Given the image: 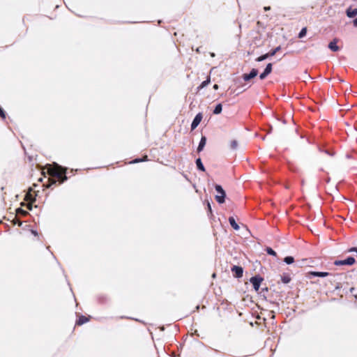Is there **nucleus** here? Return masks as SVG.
I'll return each instance as SVG.
<instances>
[{
  "label": "nucleus",
  "mask_w": 357,
  "mask_h": 357,
  "mask_svg": "<svg viewBox=\"0 0 357 357\" xmlns=\"http://www.w3.org/2000/svg\"><path fill=\"white\" fill-rule=\"evenodd\" d=\"M26 199L27 201H29V200L33 201V199H32V198H31V195L30 193H27V194L26 195Z\"/></svg>",
  "instance_id": "a878e982"
},
{
  "label": "nucleus",
  "mask_w": 357,
  "mask_h": 357,
  "mask_svg": "<svg viewBox=\"0 0 357 357\" xmlns=\"http://www.w3.org/2000/svg\"><path fill=\"white\" fill-rule=\"evenodd\" d=\"M222 109V105L220 103H219L215 107V109L213 110V114H219L221 113Z\"/></svg>",
  "instance_id": "ddd939ff"
},
{
  "label": "nucleus",
  "mask_w": 357,
  "mask_h": 357,
  "mask_svg": "<svg viewBox=\"0 0 357 357\" xmlns=\"http://www.w3.org/2000/svg\"><path fill=\"white\" fill-rule=\"evenodd\" d=\"M213 89H215V90L218 89V84H214Z\"/></svg>",
  "instance_id": "c756f323"
},
{
  "label": "nucleus",
  "mask_w": 357,
  "mask_h": 357,
  "mask_svg": "<svg viewBox=\"0 0 357 357\" xmlns=\"http://www.w3.org/2000/svg\"><path fill=\"white\" fill-rule=\"evenodd\" d=\"M215 188L217 192V195H215L216 201L220 204L224 203L226 195L225 190L220 185H216Z\"/></svg>",
  "instance_id": "f03ea898"
},
{
  "label": "nucleus",
  "mask_w": 357,
  "mask_h": 357,
  "mask_svg": "<svg viewBox=\"0 0 357 357\" xmlns=\"http://www.w3.org/2000/svg\"><path fill=\"white\" fill-rule=\"evenodd\" d=\"M206 138L205 137H202L201 138V140L199 142V146H198V148H197V151L198 152H200V151H202L203 150L204 147L206 145Z\"/></svg>",
  "instance_id": "1a4fd4ad"
},
{
  "label": "nucleus",
  "mask_w": 357,
  "mask_h": 357,
  "mask_svg": "<svg viewBox=\"0 0 357 357\" xmlns=\"http://www.w3.org/2000/svg\"><path fill=\"white\" fill-rule=\"evenodd\" d=\"M88 321V319L84 316H81L79 319L77 321V324L82 325Z\"/></svg>",
  "instance_id": "dca6fc26"
},
{
  "label": "nucleus",
  "mask_w": 357,
  "mask_h": 357,
  "mask_svg": "<svg viewBox=\"0 0 357 357\" xmlns=\"http://www.w3.org/2000/svg\"><path fill=\"white\" fill-rule=\"evenodd\" d=\"M284 261L287 264H291L292 263H294V259L293 257H291V256H289V257H286L284 259Z\"/></svg>",
  "instance_id": "a211bd4d"
},
{
  "label": "nucleus",
  "mask_w": 357,
  "mask_h": 357,
  "mask_svg": "<svg viewBox=\"0 0 357 357\" xmlns=\"http://www.w3.org/2000/svg\"><path fill=\"white\" fill-rule=\"evenodd\" d=\"M208 208L211 209V205L210 204H208Z\"/></svg>",
  "instance_id": "2f4dec72"
},
{
  "label": "nucleus",
  "mask_w": 357,
  "mask_h": 357,
  "mask_svg": "<svg viewBox=\"0 0 357 357\" xmlns=\"http://www.w3.org/2000/svg\"><path fill=\"white\" fill-rule=\"evenodd\" d=\"M310 274L314 276L322 277V278L328 276L329 275V273L328 272H315V271L311 272Z\"/></svg>",
  "instance_id": "f8f14e48"
},
{
  "label": "nucleus",
  "mask_w": 357,
  "mask_h": 357,
  "mask_svg": "<svg viewBox=\"0 0 357 357\" xmlns=\"http://www.w3.org/2000/svg\"><path fill=\"white\" fill-rule=\"evenodd\" d=\"M280 47H277L276 48H275L274 50H272L271 51H270L268 52L270 56H274L278 51H280Z\"/></svg>",
  "instance_id": "aec40b11"
},
{
  "label": "nucleus",
  "mask_w": 357,
  "mask_h": 357,
  "mask_svg": "<svg viewBox=\"0 0 357 357\" xmlns=\"http://www.w3.org/2000/svg\"><path fill=\"white\" fill-rule=\"evenodd\" d=\"M196 165H197V168L199 170L203 171V172L205 170L204 167L200 158L197 159Z\"/></svg>",
  "instance_id": "2eb2a0df"
},
{
  "label": "nucleus",
  "mask_w": 357,
  "mask_h": 357,
  "mask_svg": "<svg viewBox=\"0 0 357 357\" xmlns=\"http://www.w3.org/2000/svg\"><path fill=\"white\" fill-rule=\"evenodd\" d=\"M354 25L357 26V17L353 21Z\"/></svg>",
  "instance_id": "c85d7f7f"
},
{
  "label": "nucleus",
  "mask_w": 357,
  "mask_h": 357,
  "mask_svg": "<svg viewBox=\"0 0 357 357\" xmlns=\"http://www.w3.org/2000/svg\"><path fill=\"white\" fill-rule=\"evenodd\" d=\"M337 41H338L337 39L335 38L328 45L329 49L331 50H332L333 52H337L340 49L339 47L337 45Z\"/></svg>",
  "instance_id": "6e6552de"
},
{
  "label": "nucleus",
  "mask_w": 357,
  "mask_h": 357,
  "mask_svg": "<svg viewBox=\"0 0 357 357\" xmlns=\"http://www.w3.org/2000/svg\"><path fill=\"white\" fill-rule=\"evenodd\" d=\"M269 56H270V55H269V54L268 52V53H266V54H265L264 55H261V56H259L258 58H257L256 61H259H259H262L266 59L267 58H268Z\"/></svg>",
  "instance_id": "f3484780"
},
{
  "label": "nucleus",
  "mask_w": 357,
  "mask_h": 357,
  "mask_svg": "<svg viewBox=\"0 0 357 357\" xmlns=\"http://www.w3.org/2000/svg\"><path fill=\"white\" fill-rule=\"evenodd\" d=\"M48 172L51 176H55L60 180V183H63L67 179V177L65 175L66 170L58 165L51 167L48 169Z\"/></svg>",
  "instance_id": "f257e3e1"
},
{
  "label": "nucleus",
  "mask_w": 357,
  "mask_h": 357,
  "mask_svg": "<svg viewBox=\"0 0 357 357\" xmlns=\"http://www.w3.org/2000/svg\"><path fill=\"white\" fill-rule=\"evenodd\" d=\"M0 116L2 119H5L6 118V114H5L4 111L1 107H0Z\"/></svg>",
  "instance_id": "393cba45"
},
{
  "label": "nucleus",
  "mask_w": 357,
  "mask_h": 357,
  "mask_svg": "<svg viewBox=\"0 0 357 357\" xmlns=\"http://www.w3.org/2000/svg\"><path fill=\"white\" fill-rule=\"evenodd\" d=\"M347 15L349 17H355L357 15V8H348L347 10Z\"/></svg>",
  "instance_id": "9d476101"
},
{
  "label": "nucleus",
  "mask_w": 357,
  "mask_h": 357,
  "mask_svg": "<svg viewBox=\"0 0 357 357\" xmlns=\"http://www.w3.org/2000/svg\"><path fill=\"white\" fill-rule=\"evenodd\" d=\"M271 71H272V64L271 63H268L266 66V68H265L264 72L268 75L271 73Z\"/></svg>",
  "instance_id": "6ab92c4d"
},
{
  "label": "nucleus",
  "mask_w": 357,
  "mask_h": 357,
  "mask_svg": "<svg viewBox=\"0 0 357 357\" xmlns=\"http://www.w3.org/2000/svg\"><path fill=\"white\" fill-rule=\"evenodd\" d=\"M306 32H307L306 28L302 29L298 35L299 38H303V36H305L306 34Z\"/></svg>",
  "instance_id": "5701e85b"
},
{
  "label": "nucleus",
  "mask_w": 357,
  "mask_h": 357,
  "mask_svg": "<svg viewBox=\"0 0 357 357\" xmlns=\"http://www.w3.org/2000/svg\"><path fill=\"white\" fill-rule=\"evenodd\" d=\"M258 74V71L257 69L253 68L249 74H244L243 75V79L245 81H248L252 78L255 77Z\"/></svg>",
  "instance_id": "423d86ee"
},
{
  "label": "nucleus",
  "mask_w": 357,
  "mask_h": 357,
  "mask_svg": "<svg viewBox=\"0 0 357 357\" xmlns=\"http://www.w3.org/2000/svg\"><path fill=\"white\" fill-rule=\"evenodd\" d=\"M262 280H263V279L261 277L256 276V277H252L250 278V282L252 283V284L256 291H259V289L260 287Z\"/></svg>",
  "instance_id": "20e7f679"
},
{
  "label": "nucleus",
  "mask_w": 357,
  "mask_h": 357,
  "mask_svg": "<svg viewBox=\"0 0 357 357\" xmlns=\"http://www.w3.org/2000/svg\"><path fill=\"white\" fill-rule=\"evenodd\" d=\"M238 143L236 140L234 139L230 142L229 147L232 150H236L238 148Z\"/></svg>",
  "instance_id": "4468645a"
},
{
  "label": "nucleus",
  "mask_w": 357,
  "mask_h": 357,
  "mask_svg": "<svg viewBox=\"0 0 357 357\" xmlns=\"http://www.w3.org/2000/svg\"><path fill=\"white\" fill-rule=\"evenodd\" d=\"M210 83V79H207L206 80L204 81L201 85H200V87L201 88H204L206 86H207L208 84Z\"/></svg>",
  "instance_id": "b1692460"
},
{
  "label": "nucleus",
  "mask_w": 357,
  "mask_h": 357,
  "mask_svg": "<svg viewBox=\"0 0 357 357\" xmlns=\"http://www.w3.org/2000/svg\"><path fill=\"white\" fill-rule=\"evenodd\" d=\"M355 263V259L352 257H349L344 260H337L334 262V264L336 266H343V265H353Z\"/></svg>",
  "instance_id": "7ed1b4c3"
},
{
  "label": "nucleus",
  "mask_w": 357,
  "mask_h": 357,
  "mask_svg": "<svg viewBox=\"0 0 357 357\" xmlns=\"http://www.w3.org/2000/svg\"><path fill=\"white\" fill-rule=\"evenodd\" d=\"M264 9L266 10H269L270 8L269 7H265Z\"/></svg>",
  "instance_id": "7c9ffc66"
},
{
  "label": "nucleus",
  "mask_w": 357,
  "mask_h": 357,
  "mask_svg": "<svg viewBox=\"0 0 357 357\" xmlns=\"http://www.w3.org/2000/svg\"><path fill=\"white\" fill-rule=\"evenodd\" d=\"M266 252L268 255H273V256H275L276 255V252L271 248H266Z\"/></svg>",
  "instance_id": "412c9836"
},
{
  "label": "nucleus",
  "mask_w": 357,
  "mask_h": 357,
  "mask_svg": "<svg viewBox=\"0 0 357 357\" xmlns=\"http://www.w3.org/2000/svg\"><path fill=\"white\" fill-rule=\"evenodd\" d=\"M146 158H147V156H145L144 160L136 159L135 160L133 161V162H141V161H144L145 159H146Z\"/></svg>",
  "instance_id": "cd10ccee"
},
{
  "label": "nucleus",
  "mask_w": 357,
  "mask_h": 357,
  "mask_svg": "<svg viewBox=\"0 0 357 357\" xmlns=\"http://www.w3.org/2000/svg\"><path fill=\"white\" fill-rule=\"evenodd\" d=\"M232 272L234 273L235 276L237 278H241L243 276V268L240 266H234L231 268Z\"/></svg>",
  "instance_id": "0eeeda50"
},
{
  "label": "nucleus",
  "mask_w": 357,
  "mask_h": 357,
  "mask_svg": "<svg viewBox=\"0 0 357 357\" xmlns=\"http://www.w3.org/2000/svg\"><path fill=\"white\" fill-rule=\"evenodd\" d=\"M229 222L230 225L233 227L234 229H235V230L239 229V226L236 222V220L233 217H229Z\"/></svg>",
  "instance_id": "9b49d317"
},
{
  "label": "nucleus",
  "mask_w": 357,
  "mask_h": 357,
  "mask_svg": "<svg viewBox=\"0 0 357 357\" xmlns=\"http://www.w3.org/2000/svg\"><path fill=\"white\" fill-rule=\"evenodd\" d=\"M268 75L266 74L264 72H263L260 75L259 77L261 79H264Z\"/></svg>",
  "instance_id": "bb28decb"
},
{
  "label": "nucleus",
  "mask_w": 357,
  "mask_h": 357,
  "mask_svg": "<svg viewBox=\"0 0 357 357\" xmlns=\"http://www.w3.org/2000/svg\"><path fill=\"white\" fill-rule=\"evenodd\" d=\"M202 119V114L201 113L197 114L192 122L191 129L192 130L195 129L198 126V125L200 123Z\"/></svg>",
  "instance_id": "39448f33"
},
{
  "label": "nucleus",
  "mask_w": 357,
  "mask_h": 357,
  "mask_svg": "<svg viewBox=\"0 0 357 357\" xmlns=\"http://www.w3.org/2000/svg\"><path fill=\"white\" fill-rule=\"evenodd\" d=\"M290 280H291V279H290L289 276H288V275H284L282 278V281L285 284L289 283L290 282Z\"/></svg>",
  "instance_id": "4be33fe9"
}]
</instances>
